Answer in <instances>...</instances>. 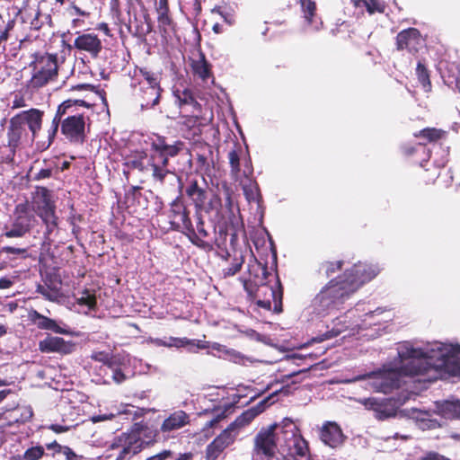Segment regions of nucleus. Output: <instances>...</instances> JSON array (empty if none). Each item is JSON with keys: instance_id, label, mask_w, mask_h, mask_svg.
<instances>
[{"instance_id": "nucleus-45", "label": "nucleus", "mask_w": 460, "mask_h": 460, "mask_svg": "<svg viewBox=\"0 0 460 460\" xmlns=\"http://www.w3.org/2000/svg\"><path fill=\"white\" fill-rule=\"evenodd\" d=\"M172 457V452L170 450H164L156 455H154L146 460H167Z\"/></svg>"}, {"instance_id": "nucleus-46", "label": "nucleus", "mask_w": 460, "mask_h": 460, "mask_svg": "<svg viewBox=\"0 0 460 460\" xmlns=\"http://www.w3.org/2000/svg\"><path fill=\"white\" fill-rule=\"evenodd\" d=\"M212 13H217L219 16H221L223 18V20L228 23V24H233L234 22V19L232 16H230L229 14L227 13H225L221 9L220 7H215L212 9Z\"/></svg>"}, {"instance_id": "nucleus-16", "label": "nucleus", "mask_w": 460, "mask_h": 460, "mask_svg": "<svg viewBox=\"0 0 460 460\" xmlns=\"http://www.w3.org/2000/svg\"><path fill=\"white\" fill-rule=\"evenodd\" d=\"M147 342L157 347L168 348H187L190 352H196L198 349H206L207 345L199 340H190L188 338L168 337L164 339H149Z\"/></svg>"}, {"instance_id": "nucleus-37", "label": "nucleus", "mask_w": 460, "mask_h": 460, "mask_svg": "<svg viewBox=\"0 0 460 460\" xmlns=\"http://www.w3.org/2000/svg\"><path fill=\"white\" fill-rule=\"evenodd\" d=\"M416 74L419 79V82L421 84L425 92H429L431 88L429 75L426 67L419 63L416 68Z\"/></svg>"}, {"instance_id": "nucleus-64", "label": "nucleus", "mask_w": 460, "mask_h": 460, "mask_svg": "<svg viewBox=\"0 0 460 460\" xmlns=\"http://www.w3.org/2000/svg\"><path fill=\"white\" fill-rule=\"evenodd\" d=\"M447 164V159L444 157L442 158L437 164L438 167H443Z\"/></svg>"}, {"instance_id": "nucleus-10", "label": "nucleus", "mask_w": 460, "mask_h": 460, "mask_svg": "<svg viewBox=\"0 0 460 460\" xmlns=\"http://www.w3.org/2000/svg\"><path fill=\"white\" fill-rule=\"evenodd\" d=\"M381 271V268L376 263L358 261L349 269H346L340 277L354 294L363 285L374 279Z\"/></svg>"}, {"instance_id": "nucleus-39", "label": "nucleus", "mask_w": 460, "mask_h": 460, "mask_svg": "<svg viewBox=\"0 0 460 460\" xmlns=\"http://www.w3.org/2000/svg\"><path fill=\"white\" fill-rule=\"evenodd\" d=\"M355 5L365 6L369 13L383 11V6L379 0H355Z\"/></svg>"}, {"instance_id": "nucleus-34", "label": "nucleus", "mask_w": 460, "mask_h": 460, "mask_svg": "<svg viewBox=\"0 0 460 460\" xmlns=\"http://www.w3.org/2000/svg\"><path fill=\"white\" fill-rule=\"evenodd\" d=\"M174 94L180 107L190 105L196 109L199 106V103L194 100L189 90H184L182 92L177 91Z\"/></svg>"}, {"instance_id": "nucleus-26", "label": "nucleus", "mask_w": 460, "mask_h": 460, "mask_svg": "<svg viewBox=\"0 0 460 460\" xmlns=\"http://www.w3.org/2000/svg\"><path fill=\"white\" fill-rule=\"evenodd\" d=\"M442 78L447 85L460 93V69L457 66L452 64L445 66L443 62L439 64Z\"/></svg>"}, {"instance_id": "nucleus-63", "label": "nucleus", "mask_w": 460, "mask_h": 460, "mask_svg": "<svg viewBox=\"0 0 460 460\" xmlns=\"http://www.w3.org/2000/svg\"><path fill=\"white\" fill-rule=\"evenodd\" d=\"M213 31L217 34H219L222 32V27L219 23H215L212 28Z\"/></svg>"}, {"instance_id": "nucleus-53", "label": "nucleus", "mask_w": 460, "mask_h": 460, "mask_svg": "<svg viewBox=\"0 0 460 460\" xmlns=\"http://www.w3.org/2000/svg\"><path fill=\"white\" fill-rule=\"evenodd\" d=\"M225 417V411H222L221 413H217L216 418L212 419L207 423V427L212 428L214 427L219 420L223 419Z\"/></svg>"}, {"instance_id": "nucleus-47", "label": "nucleus", "mask_w": 460, "mask_h": 460, "mask_svg": "<svg viewBox=\"0 0 460 460\" xmlns=\"http://www.w3.org/2000/svg\"><path fill=\"white\" fill-rule=\"evenodd\" d=\"M38 291L41 293L46 298L51 301H55L58 298V294L54 292H50L48 288L40 286L38 288Z\"/></svg>"}, {"instance_id": "nucleus-38", "label": "nucleus", "mask_w": 460, "mask_h": 460, "mask_svg": "<svg viewBox=\"0 0 460 460\" xmlns=\"http://www.w3.org/2000/svg\"><path fill=\"white\" fill-rule=\"evenodd\" d=\"M305 19L308 24H313V18L315 11V4L312 0H300Z\"/></svg>"}, {"instance_id": "nucleus-43", "label": "nucleus", "mask_w": 460, "mask_h": 460, "mask_svg": "<svg viewBox=\"0 0 460 460\" xmlns=\"http://www.w3.org/2000/svg\"><path fill=\"white\" fill-rule=\"evenodd\" d=\"M45 428L48 429L52 430L55 433L59 434V433H64V432H66V431L70 430L72 426L61 425V424H50L49 426H46Z\"/></svg>"}, {"instance_id": "nucleus-60", "label": "nucleus", "mask_w": 460, "mask_h": 460, "mask_svg": "<svg viewBox=\"0 0 460 460\" xmlns=\"http://www.w3.org/2000/svg\"><path fill=\"white\" fill-rule=\"evenodd\" d=\"M6 250L9 253H24L25 252V250L14 248V247H8V248H6Z\"/></svg>"}, {"instance_id": "nucleus-2", "label": "nucleus", "mask_w": 460, "mask_h": 460, "mask_svg": "<svg viewBox=\"0 0 460 460\" xmlns=\"http://www.w3.org/2000/svg\"><path fill=\"white\" fill-rule=\"evenodd\" d=\"M308 445L296 424L288 418L262 427L253 439L255 460H310Z\"/></svg>"}, {"instance_id": "nucleus-24", "label": "nucleus", "mask_w": 460, "mask_h": 460, "mask_svg": "<svg viewBox=\"0 0 460 460\" xmlns=\"http://www.w3.org/2000/svg\"><path fill=\"white\" fill-rule=\"evenodd\" d=\"M190 422V416L183 411H176L170 414L162 423V432H171L180 429Z\"/></svg>"}, {"instance_id": "nucleus-21", "label": "nucleus", "mask_w": 460, "mask_h": 460, "mask_svg": "<svg viewBox=\"0 0 460 460\" xmlns=\"http://www.w3.org/2000/svg\"><path fill=\"white\" fill-rule=\"evenodd\" d=\"M422 44L423 40L417 29L411 28L401 31L397 35V47L399 49H406L410 53H415Z\"/></svg>"}, {"instance_id": "nucleus-25", "label": "nucleus", "mask_w": 460, "mask_h": 460, "mask_svg": "<svg viewBox=\"0 0 460 460\" xmlns=\"http://www.w3.org/2000/svg\"><path fill=\"white\" fill-rule=\"evenodd\" d=\"M30 319L40 329L50 330L59 334H67L69 332L66 328L61 327L55 320L48 318L37 311L30 313Z\"/></svg>"}, {"instance_id": "nucleus-27", "label": "nucleus", "mask_w": 460, "mask_h": 460, "mask_svg": "<svg viewBox=\"0 0 460 460\" xmlns=\"http://www.w3.org/2000/svg\"><path fill=\"white\" fill-rule=\"evenodd\" d=\"M438 415L445 419L460 420V400L437 402Z\"/></svg>"}, {"instance_id": "nucleus-48", "label": "nucleus", "mask_w": 460, "mask_h": 460, "mask_svg": "<svg viewBox=\"0 0 460 460\" xmlns=\"http://www.w3.org/2000/svg\"><path fill=\"white\" fill-rule=\"evenodd\" d=\"M26 106L25 100L22 96L16 94L12 102V109H19Z\"/></svg>"}, {"instance_id": "nucleus-50", "label": "nucleus", "mask_w": 460, "mask_h": 460, "mask_svg": "<svg viewBox=\"0 0 460 460\" xmlns=\"http://www.w3.org/2000/svg\"><path fill=\"white\" fill-rule=\"evenodd\" d=\"M70 9H71V14L79 15V16H83V17H89L90 16V13L89 12L82 10L80 7H78L75 4H71Z\"/></svg>"}, {"instance_id": "nucleus-32", "label": "nucleus", "mask_w": 460, "mask_h": 460, "mask_svg": "<svg viewBox=\"0 0 460 460\" xmlns=\"http://www.w3.org/2000/svg\"><path fill=\"white\" fill-rule=\"evenodd\" d=\"M44 455L45 449L41 445H31L19 456V460H40Z\"/></svg>"}, {"instance_id": "nucleus-8", "label": "nucleus", "mask_w": 460, "mask_h": 460, "mask_svg": "<svg viewBox=\"0 0 460 460\" xmlns=\"http://www.w3.org/2000/svg\"><path fill=\"white\" fill-rule=\"evenodd\" d=\"M151 155L147 164L152 171V175L158 181H163L169 172L167 169L169 157H174L182 149L181 142L172 145L166 143L165 138L155 136L150 138Z\"/></svg>"}, {"instance_id": "nucleus-44", "label": "nucleus", "mask_w": 460, "mask_h": 460, "mask_svg": "<svg viewBox=\"0 0 460 460\" xmlns=\"http://www.w3.org/2000/svg\"><path fill=\"white\" fill-rule=\"evenodd\" d=\"M92 358L95 361H99L103 364H107L110 360V355L103 351H98V352L93 353Z\"/></svg>"}, {"instance_id": "nucleus-29", "label": "nucleus", "mask_w": 460, "mask_h": 460, "mask_svg": "<svg viewBox=\"0 0 460 460\" xmlns=\"http://www.w3.org/2000/svg\"><path fill=\"white\" fill-rule=\"evenodd\" d=\"M191 68L194 75H198L202 80H206L210 75L209 65L203 55H200L198 59L192 60Z\"/></svg>"}, {"instance_id": "nucleus-13", "label": "nucleus", "mask_w": 460, "mask_h": 460, "mask_svg": "<svg viewBox=\"0 0 460 460\" xmlns=\"http://www.w3.org/2000/svg\"><path fill=\"white\" fill-rule=\"evenodd\" d=\"M356 401L367 411L374 412L376 419L384 420L394 417L397 410L402 404L394 398L379 399L376 397L359 398Z\"/></svg>"}, {"instance_id": "nucleus-17", "label": "nucleus", "mask_w": 460, "mask_h": 460, "mask_svg": "<svg viewBox=\"0 0 460 460\" xmlns=\"http://www.w3.org/2000/svg\"><path fill=\"white\" fill-rule=\"evenodd\" d=\"M408 416L422 430L435 429L442 426L436 417L438 416L436 407L432 411L413 408L409 411Z\"/></svg>"}, {"instance_id": "nucleus-28", "label": "nucleus", "mask_w": 460, "mask_h": 460, "mask_svg": "<svg viewBox=\"0 0 460 460\" xmlns=\"http://www.w3.org/2000/svg\"><path fill=\"white\" fill-rule=\"evenodd\" d=\"M133 410H134V407L131 405H128V404L115 405L109 413L94 415L91 418V420L93 423L109 420H112L116 416L121 415V414H124V415L135 414V411Z\"/></svg>"}, {"instance_id": "nucleus-55", "label": "nucleus", "mask_w": 460, "mask_h": 460, "mask_svg": "<svg viewBox=\"0 0 460 460\" xmlns=\"http://www.w3.org/2000/svg\"><path fill=\"white\" fill-rule=\"evenodd\" d=\"M13 285V281L8 278L0 279V288L6 289L9 288Z\"/></svg>"}, {"instance_id": "nucleus-18", "label": "nucleus", "mask_w": 460, "mask_h": 460, "mask_svg": "<svg viewBox=\"0 0 460 460\" xmlns=\"http://www.w3.org/2000/svg\"><path fill=\"white\" fill-rule=\"evenodd\" d=\"M320 438L324 445L337 448L344 443L345 436L336 422L326 421L320 429Z\"/></svg>"}, {"instance_id": "nucleus-12", "label": "nucleus", "mask_w": 460, "mask_h": 460, "mask_svg": "<svg viewBox=\"0 0 460 460\" xmlns=\"http://www.w3.org/2000/svg\"><path fill=\"white\" fill-rule=\"evenodd\" d=\"M35 223L36 217L30 210L28 200L20 203L15 208L13 222L4 234L10 238L22 237L30 231Z\"/></svg>"}, {"instance_id": "nucleus-59", "label": "nucleus", "mask_w": 460, "mask_h": 460, "mask_svg": "<svg viewBox=\"0 0 460 460\" xmlns=\"http://www.w3.org/2000/svg\"><path fill=\"white\" fill-rule=\"evenodd\" d=\"M98 29L102 31L107 36H110V29L107 23H101L98 26Z\"/></svg>"}, {"instance_id": "nucleus-30", "label": "nucleus", "mask_w": 460, "mask_h": 460, "mask_svg": "<svg viewBox=\"0 0 460 460\" xmlns=\"http://www.w3.org/2000/svg\"><path fill=\"white\" fill-rule=\"evenodd\" d=\"M187 195L192 199L197 207L203 206L206 199L205 191L199 188L196 181H192L186 189Z\"/></svg>"}, {"instance_id": "nucleus-40", "label": "nucleus", "mask_w": 460, "mask_h": 460, "mask_svg": "<svg viewBox=\"0 0 460 460\" xmlns=\"http://www.w3.org/2000/svg\"><path fill=\"white\" fill-rule=\"evenodd\" d=\"M243 263V259L241 255L235 256L233 259L232 265L228 268L223 269V274L225 277L234 276L240 270Z\"/></svg>"}, {"instance_id": "nucleus-33", "label": "nucleus", "mask_w": 460, "mask_h": 460, "mask_svg": "<svg viewBox=\"0 0 460 460\" xmlns=\"http://www.w3.org/2000/svg\"><path fill=\"white\" fill-rule=\"evenodd\" d=\"M445 132L441 129L434 128H424L418 133L414 134L415 137H423L429 142L440 139L444 136Z\"/></svg>"}, {"instance_id": "nucleus-7", "label": "nucleus", "mask_w": 460, "mask_h": 460, "mask_svg": "<svg viewBox=\"0 0 460 460\" xmlns=\"http://www.w3.org/2000/svg\"><path fill=\"white\" fill-rule=\"evenodd\" d=\"M259 407L250 408L238 416L224 429L207 447V457L215 460L230 445H232L241 430L248 426L260 413Z\"/></svg>"}, {"instance_id": "nucleus-58", "label": "nucleus", "mask_w": 460, "mask_h": 460, "mask_svg": "<svg viewBox=\"0 0 460 460\" xmlns=\"http://www.w3.org/2000/svg\"><path fill=\"white\" fill-rule=\"evenodd\" d=\"M430 457H432V460H450L449 458L436 452H430Z\"/></svg>"}, {"instance_id": "nucleus-20", "label": "nucleus", "mask_w": 460, "mask_h": 460, "mask_svg": "<svg viewBox=\"0 0 460 460\" xmlns=\"http://www.w3.org/2000/svg\"><path fill=\"white\" fill-rule=\"evenodd\" d=\"M39 349L44 353L70 354L75 349V343L60 337L48 336L40 341Z\"/></svg>"}, {"instance_id": "nucleus-61", "label": "nucleus", "mask_w": 460, "mask_h": 460, "mask_svg": "<svg viewBox=\"0 0 460 460\" xmlns=\"http://www.w3.org/2000/svg\"><path fill=\"white\" fill-rule=\"evenodd\" d=\"M175 460H192V454L190 453H184L180 455V456Z\"/></svg>"}, {"instance_id": "nucleus-54", "label": "nucleus", "mask_w": 460, "mask_h": 460, "mask_svg": "<svg viewBox=\"0 0 460 460\" xmlns=\"http://www.w3.org/2000/svg\"><path fill=\"white\" fill-rule=\"evenodd\" d=\"M257 305L262 308H265V309H270L271 307V300L270 298H266V299H258L257 300Z\"/></svg>"}, {"instance_id": "nucleus-42", "label": "nucleus", "mask_w": 460, "mask_h": 460, "mask_svg": "<svg viewBox=\"0 0 460 460\" xmlns=\"http://www.w3.org/2000/svg\"><path fill=\"white\" fill-rule=\"evenodd\" d=\"M341 261L325 262L324 264H323V270H324L327 276H330L335 273L336 270H340L341 268Z\"/></svg>"}, {"instance_id": "nucleus-14", "label": "nucleus", "mask_w": 460, "mask_h": 460, "mask_svg": "<svg viewBox=\"0 0 460 460\" xmlns=\"http://www.w3.org/2000/svg\"><path fill=\"white\" fill-rule=\"evenodd\" d=\"M30 210L40 218L56 214V198L52 191L45 187H37L31 192Z\"/></svg>"}, {"instance_id": "nucleus-11", "label": "nucleus", "mask_w": 460, "mask_h": 460, "mask_svg": "<svg viewBox=\"0 0 460 460\" xmlns=\"http://www.w3.org/2000/svg\"><path fill=\"white\" fill-rule=\"evenodd\" d=\"M58 76L57 58L47 54L36 61L34 73L29 81L28 87L31 89L41 88Z\"/></svg>"}, {"instance_id": "nucleus-9", "label": "nucleus", "mask_w": 460, "mask_h": 460, "mask_svg": "<svg viewBox=\"0 0 460 460\" xmlns=\"http://www.w3.org/2000/svg\"><path fill=\"white\" fill-rule=\"evenodd\" d=\"M137 84L139 85L142 109H148L156 105L161 94L159 75L146 68H137L134 71L131 86L136 88Z\"/></svg>"}, {"instance_id": "nucleus-41", "label": "nucleus", "mask_w": 460, "mask_h": 460, "mask_svg": "<svg viewBox=\"0 0 460 460\" xmlns=\"http://www.w3.org/2000/svg\"><path fill=\"white\" fill-rule=\"evenodd\" d=\"M43 222V224L46 226V233L45 234L47 236H49L52 234V233L55 231V229L58 227V217L56 214H53L52 216H49L46 217L40 218Z\"/></svg>"}, {"instance_id": "nucleus-31", "label": "nucleus", "mask_w": 460, "mask_h": 460, "mask_svg": "<svg viewBox=\"0 0 460 460\" xmlns=\"http://www.w3.org/2000/svg\"><path fill=\"white\" fill-rule=\"evenodd\" d=\"M75 301L78 305L82 306L85 310L93 309L96 305V298L94 294L90 290H84L80 293L76 297Z\"/></svg>"}, {"instance_id": "nucleus-22", "label": "nucleus", "mask_w": 460, "mask_h": 460, "mask_svg": "<svg viewBox=\"0 0 460 460\" xmlns=\"http://www.w3.org/2000/svg\"><path fill=\"white\" fill-rule=\"evenodd\" d=\"M75 105L89 107V104H87L83 100H66L63 103H61L58 106L57 114L52 120L50 128L48 130V141L46 143H43L45 148L49 147L53 142L58 129L61 116L66 113L67 110Z\"/></svg>"}, {"instance_id": "nucleus-3", "label": "nucleus", "mask_w": 460, "mask_h": 460, "mask_svg": "<svg viewBox=\"0 0 460 460\" xmlns=\"http://www.w3.org/2000/svg\"><path fill=\"white\" fill-rule=\"evenodd\" d=\"M391 319V313L384 308H373L369 303L359 302L354 308L336 317L332 328L323 334V340L336 337L344 332L349 335L360 334L362 338L373 340L382 334L381 325Z\"/></svg>"}, {"instance_id": "nucleus-51", "label": "nucleus", "mask_w": 460, "mask_h": 460, "mask_svg": "<svg viewBox=\"0 0 460 460\" xmlns=\"http://www.w3.org/2000/svg\"><path fill=\"white\" fill-rule=\"evenodd\" d=\"M112 379L117 384L122 383L126 379V376L119 369L112 370Z\"/></svg>"}, {"instance_id": "nucleus-1", "label": "nucleus", "mask_w": 460, "mask_h": 460, "mask_svg": "<svg viewBox=\"0 0 460 460\" xmlns=\"http://www.w3.org/2000/svg\"><path fill=\"white\" fill-rule=\"evenodd\" d=\"M446 375H460V344L451 341H433L415 347L403 342L398 346L397 358L393 362L346 382L364 379L373 391L390 394L400 387L403 376L433 381Z\"/></svg>"}, {"instance_id": "nucleus-52", "label": "nucleus", "mask_w": 460, "mask_h": 460, "mask_svg": "<svg viewBox=\"0 0 460 460\" xmlns=\"http://www.w3.org/2000/svg\"><path fill=\"white\" fill-rule=\"evenodd\" d=\"M258 291L264 292L265 294H268L269 296L272 297L274 300L276 299V293L271 287L262 286Z\"/></svg>"}, {"instance_id": "nucleus-15", "label": "nucleus", "mask_w": 460, "mask_h": 460, "mask_svg": "<svg viewBox=\"0 0 460 460\" xmlns=\"http://www.w3.org/2000/svg\"><path fill=\"white\" fill-rule=\"evenodd\" d=\"M85 119L81 114L70 115L61 122V132L71 142L83 143Z\"/></svg>"}, {"instance_id": "nucleus-36", "label": "nucleus", "mask_w": 460, "mask_h": 460, "mask_svg": "<svg viewBox=\"0 0 460 460\" xmlns=\"http://www.w3.org/2000/svg\"><path fill=\"white\" fill-rule=\"evenodd\" d=\"M229 164L231 166V174L234 180H239L240 174V158L237 151L233 149L228 154Z\"/></svg>"}, {"instance_id": "nucleus-4", "label": "nucleus", "mask_w": 460, "mask_h": 460, "mask_svg": "<svg viewBox=\"0 0 460 460\" xmlns=\"http://www.w3.org/2000/svg\"><path fill=\"white\" fill-rule=\"evenodd\" d=\"M43 111L31 108L22 111L9 119L3 146L12 158L17 150L31 144L41 129Z\"/></svg>"}, {"instance_id": "nucleus-62", "label": "nucleus", "mask_w": 460, "mask_h": 460, "mask_svg": "<svg viewBox=\"0 0 460 460\" xmlns=\"http://www.w3.org/2000/svg\"><path fill=\"white\" fill-rule=\"evenodd\" d=\"M83 24H84V21L80 20L78 18L73 19V21H72V26L74 28L81 27Z\"/></svg>"}, {"instance_id": "nucleus-19", "label": "nucleus", "mask_w": 460, "mask_h": 460, "mask_svg": "<svg viewBox=\"0 0 460 460\" xmlns=\"http://www.w3.org/2000/svg\"><path fill=\"white\" fill-rule=\"evenodd\" d=\"M74 47L79 51L87 52L93 58L98 57L102 49L101 40L94 33H77Z\"/></svg>"}, {"instance_id": "nucleus-49", "label": "nucleus", "mask_w": 460, "mask_h": 460, "mask_svg": "<svg viewBox=\"0 0 460 460\" xmlns=\"http://www.w3.org/2000/svg\"><path fill=\"white\" fill-rule=\"evenodd\" d=\"M59 453L63 454L66 460H75L77 457L76 454L66 446H64Z\"/></svg>"}, {"instance_id": "nucleus-35", "label": "nucleus", "mask_w": 460, "mask_h": 460, "mask_svg": "<svg viewBox=\"0 0 460 460\" xmlns=\"http://www.w3.org/2000/svg\"><path fill=\"white\" fill-rule=\"evenodd\" d=\"M168 4L167 0H159L157 6H156V12L158 14V22L161 26H167L170 24V18L168 15Z\"/></svg>"}, {"instance_id": "nucleus-6", "label": "nucleus", "mask_w": 460, "mask_h": 460, "mask_svg": "<svg viewBox=\"0 0 460 460\" xmlns=\"http://www.w3.org/2000/svg\"><path fill=\"white\" fill-rule=\"evenodd\" d=\"M352 295L342 278L338 276L331 279L315 296L313 300L314 310L321 316L332 314L342 309Z\"/></svg>"}, {"instance_id": "nucleus-57", "label": "nucleus", "mask_w": 460, "mask_h": 460, "mask_svg": "<svg viewBox=\"0 0 460 460\" xmlns=\"http://www.w3.org/2000/svg\"><path fill=\"white\" fill-rule=\"evenodd\" d=\"M64 446L58 444L56 441L49 443L47 445L48 449H54L56 452L59 453Z\"/></svg>"}, {"instance_id": "nucleus-23", "label": "nucleus", "mask_w": 460, "mask_h": 460, "mask_svg": "<svg viewBox=\"0 0 460 460\" xmlns=\"http://www.w3.org/2000/svg\"><path fill=\"white\" fill-rule=\"evenodd\" d=\"M252 174V167L243 172V178L241 176L239 180H235L242 186L243 194L248 202L258 201L260 191L257 182L251 178Z\"/></svg>"}, {"instance_id": "nucleus-5", "label": "nucleus", "mask_w": 460, "mask_h": 460, "mask_svg": "<svg viewBox=\"0 0 460 460\" xmlns=\"http://www.w3.org/2000/svg\"><path fill=\"white\" fill-rule=\"evenodd\" d=\"M155 436L156 432L151 427L145 423H135L130 430L113 438L109 446V450L112 452L109 456L115 460H127L149 445Z\"/></svg>"}, {"instance_id": "nucleus-56", "label": "nucleus", "mask_w": 460, "mask_h": 460, "mask_svg": "<svg viewBox=\"0 0 460 460\" xmlns=\"http://www.w3.org/2000/svg\"><path fill=\"white\" fill-rule=\"evenodd\" d=\"M234 358L236 363L243 364V365H245L246 362H252L248 358H246L241 354L234 355Z\"/></svg>"}]
</instances>
